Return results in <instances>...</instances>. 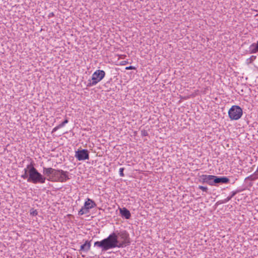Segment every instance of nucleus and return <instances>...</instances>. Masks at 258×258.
<instances>
[{
  "mask_svg": "<svg viewBox=\"0 0 258 258\" xmlns=\"http://www.w3.org/2000/svg\"><path fill=\"white\" fill-rule=\"evenodd\" d=\"M129 233L125 230H116L101 241L94 242L95 247L100 248L102 252L115 247L123 248L130 244Z\"/></svg>",
  "mask_w": 258,
  "mask_h": 258,
  "instance_id": "1",
  "label": "nucleus"
},
{
  "mask_svg": "<svg viewBox=\"0 0 258 258\" xmlns=\"http://www.w3.org/2000/svg\"><path fill=\"white\" fill-rule=\"evenodd\" d=\"M28 168L30 169L29 174L30 176L29 179H27L28 182L34 184H42L45 182L46 177L38 171L34 167V164L32 163L28 165Z\"/></svg>",
  "mask_w": 258,
  "mask_h": 258,
  "instance_id": "2",
  "label": "nucleus"
},
{
  "mask_svg": "<svg viewBox=\"0 0 258 258\" xmlns=\"http://www.w3.org/2000/svg\"><path fill=\"white\" fill-rule=\"evenodd\" d=\"M69 172L61 169H56V172L54 173L53 178H47V180L52 182H64L70 179L68 176Z\"/></svg>",
  "mask_w": 258,
  "mask_h": 258,
  "instance_id": "3",
  "label": "nucleus"
},
{
  "mask_svg": "<svg viewBox=\"0 0 258 258\" xmlns=\"http://www.w3.org/2000/svg\"><path fill=\"white\" fill-rule=\"evenodd\" d=\"M105 76V72L103 70H96L92 76L91 80H89V83L87 87H89L95 86L98 83L100 82Z\"/></svg>",
  "mask_w": 258,
  "mask_h": 258,
  "instance_id": "4",
  "label": "nucleus"
},
{
  "mask_svg": "<svg viewBox=\"0 0 258 258\" xmlns=\"http://www.w3.org/2000/svg\"><path fill=\"white\" fill-rule=\"evenodd\" d=\"M242 109L239 106L233 105L228 111L229 118L231 120H238L242 115Z\"/></svg>",
  "mask_w": 258,
  "mask_h": 258,
  "instance_id": "5",
  "label": "nucleus"
},
{
  "mask_svg": "<svg viewBox=\"0 0 258 258\" xmlns=\"http://www.w3.org/2000/svg\"><path fill=\"white\" fill-rule=\"evenodd\" d=\"M97 206L95 202L92 199L87 198L85 201L84 206L78 212V215L82 216L84 214L89 213V210L91 209L96 207Z\"/></svg>",
  "mask_w": 258,
  "mask_h": 258,
  "instance_id": "6",
  "label": "nucleus"
},
{
  "mask_svg": "<svg viewBox=\"0 0 258 258\" xmlns=\"http://www.w3.org/2000/svg\"><path fill=\"white\" fill-rule=\"evenodd\" d=\"M215 175L202 174L199 176V181L202 183H207L211 186H214Z\"/></svg>",
  "mask_w": 258,
  "mask_h": 258,
  "instance_id": "7",
  "label": "nucleus"
},
{
  "mask_svg": "<svg viewBox=\"0 0 258 258\" xmlns=\"http://www.w3.org/2000/svg\"><path fill=\"white\" fill-rule=\"evenodd\" d=\"M75 157L79 161L89 159V152L87 149L79 150L76 151Z\"/></svg>",
  "mask_w": 258,
  "mask_h": 258,
  "instance_id": "8",
  "label": "nucleus"
},
{
  "mask_svg": "<svg viewBox=\"0 0 258 258\" xmlns=\"http://www.w3.org/2000/svg\"><path fill=\"white\" fill-rule=\"evenodd\" d=\"M229 179L226 176H217L215 175L214 186H217L218 184L228 183L229 182Z\"/></svg>",
  "mask_w": 258,
  "mask_h": 258,
  "instance_id": "9",
  "label": "nucleus"
},
{
  "mask_svg": "<svg viewBox=\"0 0 258 258\" xmlns=\"http://www.w3.org/2000/svg\"><path fill=\"white\" fill-rule=\"evenodd\" d=\"M56 172V169L49 167V168H46V167H43V175H45L47 177H48V178H53V176L54 173Z\"/></svg>",
  "mask_w": 258,
  "mask_h": 258,
  "instance_id": "10",
  "label": "nucleus"
},
{
  "mask_svg": "<svg viewBox=\"0 0 258 258\" xmlns=\"http://www.w3.org/2000/svg\"><path fill=\"white\" fill-rule=\"evenodd\" d=\"M119 212L122 217L126 219H130L131 218V213L126 208H119Z\"/></svg>",
  "mask_w": 258,
  "mask_h": 258,
  "instance_id": "11",
  "label": "nucleus"
},
{
  "mask_svg": "<svg viewBox=\"0 0 258 258\" xmlns=\"http://www.w3.org/2000/svg\"><path fill=\"white\" fill-rule=\"evenodd\" d=\"M91 241L86 240L83 244L81 245L79 251H83L85 252H87L91 247Z\"/></svg>",
  "mask_w": 258,
  "mask_h": 258,
  "instance_id": "12",
  "label": "nucleus"
},
{
  "mask_svg": "<svg viewBox=\"0 0 258 258\" xmlns=\"http://www.w3.org/2000/svg\"><path fill=\"white\" fill-rule=\"evenodd\" d=\"M241 190H236L235 191H233L231 192L230 196H228L227 198L225 199L224 200L220 201L217 202L218 204H223L228 202L230 201L235 195L237 193L240 192Z\"/></svg>",
  "mask_w": 258,
  "mask_h": 258,
  "instance_id": "13",
  "label": "nucleus"
},
{
  "mask_svg": "<svg viewBox=\"0 0 258 258\" xmlns=\"http://www.w3.org/2000/svg\"><path fill=\"white\" fill-rule=\"evenodd\" d=\"M69 122V120L67 117L65 118V119L63 121H62L61 123L54 127L52 130V133L55 132L56 131H57L59 128H60L62 127H63L66 124L68 123Z\"/></svg>",
  "mask_w": 258,
  "mask_h": 258,
  "instance_id": "14",
  "label": "nucleus"
},
{
  "mask_svg": "<svg viewBox=\"0 0 258 258\" xmlns=\"http://www.w3.org/2000/svg\"><path fill=\"white\" fill-rule=\"evenodd\" d=\"M24 173L23 174H22L21 175V177L23 178V179H29V171H30V169H29L28 168V165L27 166L26 168L24 169Z\"/></svg>",
  "mask_w": 258,
  "mask_h": 258,
  "instance_id": "15",
  "label": "nucleus"
},
{
  "mask_svg": "<svg viewBox=\"0 0 258 258\" xmlns=\"http://www.w3.org/2000/svg\"><path fill=\"white\" fill-rule=\"evenodd\" d=\"M252 47H253V48L251 49L252 53H256L258 51V41L256 43H253L251 45L250 48Z\"/></svg>",
  "mask_w": 258,
  "mask_h": 258,
  "instance_id": "16",
  "label": "nucleus"
},
{
  "mask_svg": "<svg viewBox=\"0 0 258 258\" xmlns=\"http://www.w3.org/2000/svg\"><path fill=\"white\" fill-rule=\"evenodd\" d=\"M198 188L201 189L203 191L207 193L208 192V188L207 186L199 185Z\"/></svg>",
  "mask_w": 258,
  "mask_h": 258,
  "instance_id": "17",
  "label": "nucleus"
},
{
  "mask_svg": "<svg viewBox=\"0 0 258 258\" xmlns=\"http://www.w3.org/2000/svg\"><path fill=\"white\" fill-rule=\"evenodd\" d=\"M30 214L32 216H36L38 214V212L36 210H34L33 208H32L30 211Z\"/></svg>",
  "mask_w": 258,
  "mask_h": 258,
  "instance_id": "18",
  "label": "nucleus"
},
{
  "mask_svg": "<svg viewBox=\"0 0 258 258\" xmlns=\"http://www.w3.org/2000/svg\"><path fill=\"white\" fill-rule=\"evenodd\" d=\"M124 170V168H120L119 169V172L120 176L123 177L124 176V173H123Z\"/></svg>",
  "mask_w": 258,
  "mask_h": 258,
  "instance_id": "19",
  "label": "nucleus"
},
{
  "mask_svg": "<svg viewBox=\"0 0 258 258\" xmlns=\"http://www.w3.org/2000/svg\"><path fill=\"white\" fill-rule=\"evenodd\" d=\"M141 135L142 136H148V132L146 130H143L141 131Z\"/></svg>",
  "mask_w": 258,
  "mask_h": 258,
  "instance_id": "20",
  "label": "nucleus"
},
{
  "mask_svg": "<svg viewBox=\"0 0 258 258\" xmlns=\"http://www.w3.org/2000/svg\"><path fill=\"white\" fill-rule=\"evenodd\" d=\"M136 67H134V66H130L129 67H126L125 68V70H136Z\"/></svg>",
  "mask_w": 258,
  "mask_h": 258,
  "instance_id": "21",
  "label": "nucleus"
},
{
  "mask_svg": "<svg viewBox=\"0 0 258 258\" xmlns=\"http://www.w3.org/2000/svg\"><path fill=\"white\" fill-rule=\"evenodd\" d=\"M54 16V14L53 12H51V13H50L49 14H48V17L49 18H51V17H52Z\"/></svg>",
  "mask_w": 258,
  "mask_h": 258,
  "instance_id": "22",
  "label": "nucleus"
},
{
  "mask_svg": "<svg viewBox=\"0 0 258 258\" xmlns=\"http://www.w3.org/2000/svg\"><path fill=\"white\" fill-rule=\"evenodd\" d=\"M126 63H127V61H125V60H124V61H121V65H124V64H125Z\"/></svg>",
  "mask_w": 258,
  "mask_h": 258,
  "instance_id": "23",
  "label": "nucleus"
},
{
  "mask_svg": "<svg viewBox=\"0 0 258 258\" xmlns=\"http://www.w3.org/2000/svg\"><path fill=\"white\" fill-rule=\"evenodd\" d=\"M254 174L255 176H257V175L258 176V171H255L254 172Z\"/></svg>",
  "mask_w": 258,
  "mask_h": 258,
  "instance_id": "24",
  "label": "nucleus"
},
{
  "mask_svg": "<svg viewBox=\"0 0 258 258\" xmlns=\"http://www.w3.org/2000/svg\"><path fill=\"white\" fill-rule=\"evenodd\" d=\"M257 177H253L252 178V180H254L255 179H256Z\"/></svg>",
  "mask_w": 258,
  "mask_h": 258,
  "instance_id": "25",
  "label": "nucleus"
},
{
  "mask_svg": "<svg viewBox=\"0 0 258 258\" xmlns=\"http://www.w3.org/2000/svg\"><path fill=\"white\" fill-rule=\"evenodd\" d=\"M82 256L84 257L85 256V255H82Z\"/></svg>",
  "mask_w": 258,
  "mask_h": 258,
  "instance_id": "26",
  "label": "nucleus"
}]
</instances>
